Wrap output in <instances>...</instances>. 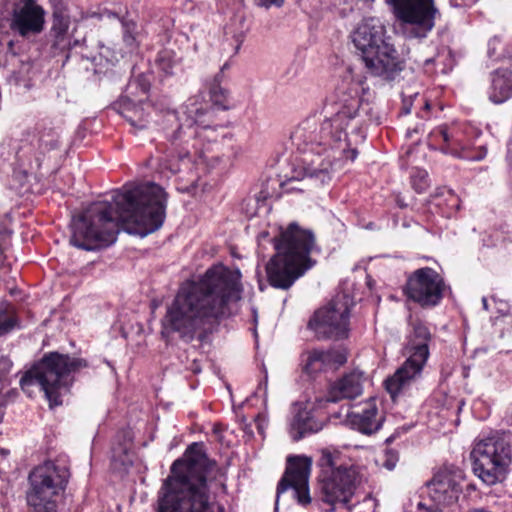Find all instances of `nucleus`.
Masks as SVG:
<instances>
[{"label": "nucleus", "mask_w": 512, "mask_h": 512, "mask_svg": "<svg viewBox=\"0 0 512 512\" xmlns=\"http://www.w3.org/2000/svg\"><path fill=\"white\" fill-rule=\"evenodd\" d=\"M255 4L265 9H269L272 6L280 8L284 5V0H255Z\"/></svg>", "instance_id": "37"}, {"label": "nucleus", "mask_w": 512, "mask_h": 512, "mask_svg": "<svg viewBox=\"0 0 512 512\" xmlns=\"http://www.w3.org/2000/svg\"><path fill=\"white\" fill-rule=\"evenodd\" d=\"M312 461L306 456H289L287 467L277 486L274 512H279L280 495L288 489L293 490V496L298 504L307 506L311 503L309 492V476Z\"/></svg>", "instance_id": "16"}, {"label": "nucleus", "mask_w": 512, "mask_h": 512, "mask_svg": "<svg viewBox=\"0 0 512 512\" xmlns=\"http://www.w3.org/2000/svg\"><path fill=\"white\" fill-rule=\"evenodd\" d=\"M335 97V102L325 106V119L320 124L306 119L291 134L293 144L304 154L303 178L320 184L331 180L337 162L357 158L358 151L351 148L346 128H358L360 106L371 97L366 77L347 69L335 88Z\"/></svg>", "instance_id": "1"}, {"label": "nucleus", "mask_w": 512, "mask_h": 512, "mask_svg": "<svg viewBox=\"0 0 512 512\" xmlns=\"http://www.w3.org/2000/svg\"><path fill=\"white\" fill-rule=\"evenodd\" d=\"M12 363L6 357L0 358V379H2L6 374L9 373L11 369Z\"/></svg>", "instance_id": "38"}, {"label": "nucleus", "mask_w": 512, "mask_h": 512, "mask_svg": "<svg viewBox=\"0 0 512 512\" xmlns=\"http://www.w3.org/2000/svg\"><path fill=\"white\" fill-rule=\"evenodd\" d=\"M413 132L418 133V132H419L418 127H417V128H415V129L413 130Z\"/></svg>", "instance_id": "49"}, {"label": "nucleus", "mask_w": 512, "mask_h": 512, "mask_svg": "<svg viewBox=\"0 0 512 512\" xmlns=\"http://www.w3.org/2000/svg\"><path fill=\"white\" fill-rule=\"evenodd\" d=\"M412 186L418 193H422L429 186L428 174L425 171H418L411 176Z\"/></svg>", "instance_id": "32"}, {"label": "nucleus", "mask_w": 512, "mask_h": 512, "mask_svg": "<svg viewBox=\"0 0 512 512\" xmlns=\"http://www.w3.org/2000/svg\"><path fill=\"white\" fill-rule=\"evenodd\" d=\"M275 255L266 264L267 279L271 286L287 290L315 262L311 253L316 249L314 233L296 222L290 223L274 238Z\"/></svg>", "instance_id": "5"}, {"label": "nucleus", "mask_w": 512, "mask_h": 512, "mask_svg": "<svg viewBox=\"0 0 512 512\" xmlns=\"http://www.w3.org/2000/svg\"><path fill=\"white\" fill-rule=\"evenodd\" d=\"M150 85V75L141 73L135 76L129 81L124 95L114 104V109L138 130L148 125V109L151 106L147 99Z\"/></svg>", "instance_id": "15"}, {"label": "nucleus", "mask_w": 512, "mask_h": 512, "mask_svg": "<svg viewBox=\"0 0 512 512\" xmlns=\"http://www.w3.org/2000/svg\"><path fill=\"white\" fill-rule=\"evenodd\" d=\"M464 472L456 467H444L437 471L428 482V495L435 504L440 506L456 502L462 492Z\"/></svg>", "instance_id": "20"}, {"label": "nucleus", "mask_w": 512, "mask_h": 512, "mask_svg": "<svg viewBox=\"0 0 512 512\" xmlns=\"http://www.w3.org/2000/svg\"><path fill=\"white\" fill-rule=\"evenodd\" d=\"M482 303H483V307H484L485 309H487V308H488V303H487V299H486L485 297H484V298H482Z\"/></svg>", "instance_id": "43"}, {"label": "nucleus", "mask_w": 512, "mask_h": 512, "mask_svg": "<svg viewBox=\"0 0 512 512\" xmlns=\"http://www.w3.org/2000/svg\"><path fill=\"white\" fill-rule=\"evenodd\" d=\"M351 298L338 294L309 320L308 327L319 339H343L348 336Z\"/></svg>", "instance_id": "13"}, {"label": "nucleus", "mask_w": 512, "mask_h": 512, "mask_svg": "<svg viewBox=\"0 0 512 512\" xmlns=\"http://www.w3.org/2000/svg\"><path fill=\"white\" fill-rule=\"evenodd\" d=\"M429 107H430V105L426 102V103H425V108H426V109H429Z\"/></svg>", "instance_id": "48"}, {"label": "nucleus", "mask_w": 512, "mask_h": 512, "mask_svg": "<svg viewBox=\"0 0 512 512\" xmlns=\"http://www.w3.org/2000/svg\"><path fill=\"white\" fill-rule=\"evenodd\" d=\"M220 81L221 75L218 74L215 76L213 82L210 85L209 93L211 101L214 105L224 107V102L226 100V90L220 86Z\"/></svg>", "instance_id": "31"}, {"label": "nucleus", "mask_w": 512, "mask_h": 512, "mask_svg": "<svg viewBox=\"0 0 512 512\" xmlns=\"http://www.w3.org/2000/svg\"><path fill=\"white\" fill-rule=\"evenodd\" d=\"M470 458L474 474L493 486L502 483L510 472L512 445L505 435L494 433L475 440Z\"/></svg>", "instance_id": "9"}, {"label": "nucleus", "mask_w": 512, "mask_h": 512, "mask_svg": "<svg viewBox=\"0 0 512 512\" xmlns=\"http://www.w3.org/2000/svg\"><path fill=\"white\" fill-rule=\"evenodd\" d=\"M351 40L370 75L391 81L402 70L398 53L379 18L362 19L352 31Z\"/></svg>", "instance_id": "7"}, {"label": "nucleus", "mask_w": 512, "mask_h": 512, "mask_svg": "<svg viewBox=\"0 0 512 512\" xmlns=\"http://www.w3.org/2000/svg\"><path fill=\"white\" fill-rule=\"evenodd\" d=\"M45 10L36 0H17L12 7L10 29L15 34L30 38L44 30Z\"/></svg>", "instance_id": "19"}, {"label": "nucleus", "mask_w": 512, "mask_h": 512, "mask_svg": "<svg viewBox=\"0 0 512 512\" xmlns=\"http://www.w3.org/2000/svg\"><path fill=\"white\" fill-rule=\"evenodd\" d=\"M323 426L324 423L315 419L311 411L300 408L290 420L288 432L293 441H299L319 432Z\"/></svg>", "instance_id": "24"}, {"label": "nucleus", "mask_w": 512, "mask_h": 512, "mask_svg": "<svg viewBox=\"0 0 512 512\" xmlns=\"http://www.w3.org/2000/svg\"><path fill=\"white\" fill-rule=\"evenodd\" d=\"M488 98L494 104H501L512 96V72L508 69H497L491 73Z\"/></svg>", "instance_id": "25"}, {"label": "nucleus", "mask_w": 512, "mask_h": 512, "mask_svg": "<svg viewBox=\"0 0 512 512\" xmlns=\"http://www.w3.org/2000/svg\"><path fill=\"white\" fill-rule=\"evenodd\" d=\"M240 278L239 270L216 265L198 281L182 284L167 307L162 320L163 332L177 333L186 342L202 339L226 314L228 304L240 300Z\"/></svg>", "instance_id": "3"}, {"label": "nucleus", "mask_w": 512, "mask_h": 512, "mask_svg": "<svg viewBox=\"0 0 512 512\" xmlns=\"http://www.w3.org/2000/svg\"><path fill=\"white\" fill-rule=\"evenodd\" d=\"M405 38H425L434 27L436 8L433 0H387Z\"/></svg>", "instance_id": "12"}, {"label": "nucleus", "mask_w": 512, "mask_h": 512, "mask_svg": "<svg viewBox=\"0 0 512 512\" xmlns=\"http://www.w3.org/2000/svg\"><path fill=\"white\" fill-rule=\"evenodd\" d=\"M209 105L204 100V95L199 93L189 98L181 108V116L178 117L179 126L170 136L172 145L177 141L185 144L177 155L174 152L165 154L159 161L161 172L176 174L182 169H190L194 155L200 159L205 158V151L202 147V141H216V129L204 125L201 118L208 112Z\"/></svg>", "instance_id": "6"}, {"label": "nucleus", "mask_w": 512, "mask_h": 512, "mask_svg": "<svg viewBox=\"0 0 512 512\" xmlns=\"http://www.w3.org/2000/svg\"><path fill=\"white\" fill-rule=\"evenodd\" d=\"M444 282L432 268L416 270L407 282V296L421 306H435L443 297Z\"/></svg>", "instance_id": "17"}, {"label": "nucleus", "mask_w": 512, "mask_h": 512, "mask_svg": "<svg viewBox=\"0 0 512 512\" xmlns=\"http://www.w3.org/2000/svg\"><path fill=\"white\" fill-rule=\"evenodd\" d=\"M333 355L328 351L312 350L302 355L303 371L308 375H314L331 364Z\"/></svg>", "instance_id": "27"}, {"label": "nucleus", "mask_w": 512, "mask_h": 512, "mask_svg": "<svg viewBox=\"0 0 512 512\" xmlns=\"http://www.w3.org/2000/svg\"><path fill=\"white\" fill-rule=\"evenodd\" d=\"M1 454H3V455H7V454H8V451H7V450H5V449H1Z\"/></svg>", "instance_id": "46"}, {"label": "nucleus", "mask_w": 512, "mask_h": 512, "mask_svg": "<svg viewBox=\"0 0 512 512\" xmlns=\"http://www.w3.org/2000/svg\"><path fill=\"white\" fill-rule=\"evenodd\" d=\"M16 325V319L13 315L0 312V336L10 332Z\"/></svg>", "instance_id": "33"}, {"label": "nucleus", "mask_w": 512, "mask_h": 512, "mask_svg": "<svg viewBox=\"0 0 512 512\" xmlns=\"http://www.w3.org/2000/svg\"><path fill=\"white\" fill-rule=\"evenodd\" d=\"M227 68H228V64H227V63H225V64L222 66V68H221V72H222L224 69H227Z\"/></svg>", "instance_id": "45"}, {"label": "nucleus", "mask_w": 512, "mask_h": 512, "mask_svg": "<svg viewBox=\"0 0 512 512\" xmlns=\"http://www.w3.org/2000/svg\"><path fill=\"white\" fill-rule=\"evenodd\" d=\"M156 65L165 76H171L180 68V58L174 51L165 49L158 53Z\"/></svg>", "instance_id": "28"}, {"label": "nucleus", "mask_w": 512, "mask_h": 512, "mask_svg": "<svg viewBox=\"0 0 512 512\" xmlns=\"http://www.w3.org/2000/svg\"><path fill=\"white\" fill-rule=\"evenodd\" d=\"M418 507H419V508H423V507H424L423 503H421V502H420V503L418 504Z\"/></svg>", "instance_id": "47"}, {"label": "nucleus", "mask_w": 512, "mask_h": 512, "mask_svg": "<svg viewBox=\"0 0 512 512\" xmlns=\"http://www.w3.org/2000/svg\"><path fill=\"white\" fill-rule=\"evenodd\" d=\"M333 355V358L331 360V363L334 362L338 366L343 365L346 362V356L343 353L340 352H329Z\"/></svg>", "instance_id": "39"}, {"label": "nucleus", "mask_w": 512, "mask_h": 512, "mask_svg": "<svg viewBox=\"0 0 512 512\" xmlns=\"http://www.w3.org/2000/svg\"><path fill=\"white\" fill-rule=\"evenodd\" d=\"M69 478L70 468L65 457L45 461L30 472V488L26 496L55 500L66 489Z\"/></svg>", "instance_id": "14"}, {"label": "nucleus", "mask_w": 512, "mask_h": 512, "mask_svg": "<svg viewBox=\"0 0 512 512\" xmlns=\"http://www.w3.org/2000/svg\"><path fill=\"white\" fill-rule=\"evenodd\" d=\"M107 17L108 18H118L117 14L114 12H111V11L107 12Z\"/></svg>", "instance_id": "42"}, {"label": "nucleus", "mask_w": 512, "mask_h": 512, "mask_svg": "<svg viewBox=\"0 0 512 512\" xmlns=\"http://www.w3.org/2000/svg\"><path fill=\"white\" fill-rule=\"evenodd\" d=\"M256 422H257V427H258L259 432H260V433H263V430H264V424H263V422H264V420H263V419H261V417H260V416H258V417H257V419H256Z\"/></svg>", "instance_id": "41"}, {"label": "nucleus", "mask_w": 512, "mask_h": 512, "mask_svg": "<svg viewBox=\"0 0 512 512\" xmlns=\"http://www.w3.org/2000/svg\"><path fill=\"white\" fill-rule=\"evenodd\" d=\"M70 17L69 15L55 11L52 18L50 36L52 38V48L58 51H65L71 48V39L69 35Z\"/></svg>", "instance_id": "26"}, {"label": "nucleus", "mask_w": 512, "mask_h": 512, "mask_svg": "<svg viewBox=\"0 0 512 512\" xmlns=\"http://www.w3.org/2000/svg\"><path fill=\"white\" fill-rule=\"evenodd\" d=\"M333 416L335 418L344 416L346 422L363 434L378 431L383 422V417L378 413L376 401L372 398L357 406L355 411H351L350 406L342 407L340 412Z\"/></svg>", "instance_id": "22"}, {"label": "nucleus", "mask_w": 512, "mask_h": 512, "mask_svg": "<svg viewBox=\"0 0 512 512\" xmlns=\"http://www.w3.org/2000/svg\"><path fill=\"white\" fill-rule=\"evenodd\" d=\"M85 366L83 359L50 352L22 376L20 386L29 397L34 394L35 387L43 391L50 408H53L62 404V395L69 391L71 373Z\"/></svg>", "instance_id": "8"}, {"label": "nucleus", "mask_w": 512, "mask_h": 512, "mask_svg": "<svg viewBox=\"0 0 512 512\" xmlns=\"http://www.w3.org/2000/svg\"><path fill=\"white\" fill-rule=\"evenodd\" d=\"M21 146L16 152L19 160H30L33 156L37 167L41 166L46 156L51 157L61 149L60 133L55 128H43L38 133L28 132L21 140Z\"/></svg>", "instance_id": "18"}, {"label": "nucleus", "mask_w": 512, "mask_h": 512, "mask_svg": "<svg viewBox=\"0 0 512 512\" xmlns=\"http://www.w3.org/2000/svg\"><path fill=\"white\" fill-rule=\"evenodd\" d=\"M132 445L130 439H125L124 443H120L112 448L111 460L115 466L126 468L132 465Z\"/></svg>", "instance_id": "29"}, {"label": "nucleus", "mask_w": 512, "mask_h": 512, "mask_svg": "<svg viewBox=\"0 0 512 512\" xmlns=\"http://www.w3.org/2000/svg\"><path fill=\"white\" fill-rule=\"evenodd\" d=\"M399 460L398 452L393 449H386L383 455L382 465L388 469L393 470Z\"/></svg>", "instance_id": "34"}, {"label": "nucleus", "mask_w": 512, "mask_h": 512, "mask_svg": "<svg viewBox=\"0 0 512 512\" xmlns=\"http://www.w3.org/2000/svg\"><path fill=\"white\" fill-rule=\"evenodd\" d=\"M362 390V373L351 372L331 385L327 395V401L337 402L342 399H354L361 395Z\"/></svg>", "instance_id": "23"}, {"label": "nucleus", "mask_w": 512, "mask_h": 512, "mask_svg": "<svg viewBox=\"0 0 512 512\" xmlns=\"http://www.w3.org/2000/svg\"><path fill=\"white\" fill-rule=\"evenodd\" d=\"M432 336L429 328L421 321L412 323V331L406 345L409 357L395 373L385 381L387 392L395 399L407 390L421 376L429 357V343Z\"/></svg>", "instance_id": "10"}, {"label": "nucleus", "mask_w": 512, "mask_h": 512, "mask_svg": "<svg viewBox=\"0 0 512 512\" xmlns=\"http://www.w3.org/2000/svg\"><path fill=\"white\" fill-rule=\"evenodd\" d=\"M6 49H7L6 45L3 44L2 42H0V67L4 63V54H5Z\"/></svg>", "instance_id": "40"}, {"label": "nucleus", "mask_w": 512, "mask_h": 512, "mask_svg": "<svg viewBox=\"0 0 512 512\" xmlns=\"http://www.w3.org/2000/svg\"><path fill=\"white\" fill-rule=\"evenodd\" d=\"M321 466L323 501L331 506L337 504L348 506L360 483L357 470L354 467L344 466L334 468L333 457L330 453L323 454Z\"/></svg>", "instance_id": "11"}, {"label": "nucleus", "mask_w": 512, "mask_h": 512, "mask_svg": "<svg viewBox=\"0 0 512 512\" xmlns=\"http://www.w3.org/2000/svg\"><path fill=\"white\" fill-rule=\"evenodd\" d=\"M418 96V92H412L409 90L402 92V108L401 113L407 115L411 112L412 99Z\"/></svg>", "instance_id": "35"}, {"label": "nucleus", "mask_w": 512, "mask_h": 512, "mask_svg": "<svg viewBox=\"0 0 512 512\" xmlns=\"http://www.w3.org/2000/svg\"><path fill=\"white\" fill-rule=\"evenodd\" d=\"M113 204L99 201L88 206L71 221L70 243L83 250L113 244L120 227L144 237L157 231L166 217L167 194L155 183L125 186L113 196Z\"/></svg>", "instance_id": "2"}, {"label": "nucleus", "mask_w": 512, "mask_h": 512, "mask_svg": "<svg viewBox=\"0 0 512 512\" xmlns=\"http://www.w3.org/2000/svg\"><path fill=\"white\" fill-rule=\"evenodd\" d=\"M217 464L194 442L175 460L158 493L157 512H225L213 500Z\"/></svg>", "instance_id": "4"}, {"label": "nucleus", "mask_w": 512, "mask_h": 512, "mask_svg": "<svg viewBox=\"0 0 512 512\" xmlns=\"http://www.w3.org/2000/svg\"><path fill=\"white\" fill-rule=\"evenodd\" d=\"M466 5H471L475 3L477 0H463Z\"/></svg>", "instance_id": "44"}, {"label": "nucleus", "mask_w": 512, "mask_h": 512, "mask_svg": "<svg viewBox=\"0 0 512 512\" xmlns=\"http://www.w3.org/2000/svg\"><path fill=\"white\" fill-rule=\"evenodd\" d=\"M429 140L431 145L437 146V149L441 152L458 158L481 160L486 154L485 152H482L477 156L470 155L467 152L462 131L457 126H438L431 131Z\"/></svg>", "instance_id": "21"}, {"label": "nucleus", "mask_w": 512, "mask_h": 512, "mask_svg": "<svg viewBox=\"0 0 512 512\" xmlns=\"http://www.w3.org/2000/svg\"><path fill=\"white\" fill-rule=\"evenodd\" d=\"M30 512H57L55 500H47L33 496H26Z\"/></svg>", "instance_id": "30"}, {"label": "nucleus", "mask_w": 512, "mask_h": 512, "mask_svg": "<svg viewBox=\"0 0 512 512\" xmlns=\"http://www.w3.org/2000/svg\"><path fill=\"white\" fill-rule=\"evenodd\" d=\"M123 26V39L126 44L132 45L135 41L134 37V30H135V23L134 22H127V21H121Z\"/></svg>", "instance_id": "36"}]
</instances>
